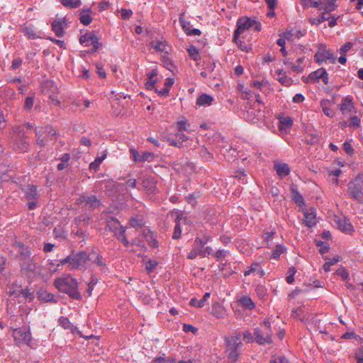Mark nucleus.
<instances>
[{
	"label": "nucleus",
	"mask_w": 363,
	"mask_h": 363,
	"mask_svg": "<svg viewBox=\"0 0 363 363\" xmlns=\"http://www.w3.org/2000/svg\"><path fill=\"white\" fill-rule=\"evenodd\" d=\"M240 337L239 333H235L229 337H225V348L224 352L228 363H235L240 359L242 347Z\"/></svg>",
	"instance_id": "obj_1"
},
{
	"label": "nucleus",
	"mask_w": 363,
	"mask_h": 363,
	"mask_svg": "<svg viewBox=\"0 0 363 363\" xmlns=\"http://www.w3.org/2000/svg\"><path fill=\"white\" fill-rule=\"evenodd\" d=\"M54 285L60 292L68 294L72 299L80 300L82 298L78 291V282L71 276H63L56 279Z\"/></svg>",
	"instance_id": "obj_2"
},
{
	"label": "nucleus",
	"mask_w": 363,
	"mask_h": 363,
	"mask_svg": "<svg viewBox=\"0 0 363 363\" xmlns=\"http://www.w3.org/2000/svg\"><path fill=\"white\" fill-rule=\"evenodd\" d=\"M262 25L259 22L247 16H242L237 21V28L234 33L233 39L238 40L239 36H244L250 30L260 31Z\"/></svg>",
	"instance_id": "obj_3"
},
{
	"label": "nucleus",
	"mask_w": 363,
	"mask_h": 363,
	"mask_svg": "<svg viewBox=\"0 0 363 363\" xmlns=\"http://www.w3.org/2000/svg\"><path fill=\"white\" fill-rule=\"evenodd\" d=\"M67 263L70 269L85 268L89 264V254L82 251L76 254H72L60 260L62 264Z\"/></svg>",
	"instance_id": "obj_4"
},
{
	"label": "nucleus",
	"mask_w": 363,
	"mask_h": 363,
	"mask_svg": "<svg viewBox=\"0 0 363 363\" xmlns=\"http://www.w3.org/2000/svg\"><path fill=\"white\" fill-rule=\"evenodd\" d=\"M348 194L352 199L363 201V175L358 174L354 180L348 184Z\"/></svg>",
	"instance_id": "obj_5"
},
{
	"label": "nucleus",
	"mask_w": 363,
	"mask_h": 363,
	"mask_svg": "<svg viewBox=\"0 0 363 363\" xmlns=\"http://www.w3.org/2000/svg\"><path fill=\"white\" fill-rule=\"evenodd\" d=\"M106 227L114 233V235L120 240L125 246L129 244L128 240L125 236V228L121 225L118 219L111 217L107 220Z\"/></svg>",
	"instance_id": "obj_6"
},
{
	"label": "nucleus",
	"mask_w": 363,
	"mask_h": 363,
	"mask_svg": "<svg viewBox=\"0 0 363 363\" xmlns=\"http://www.w3.org/2000/svg\"><path fill=\"white\" fill-rule=\"evenodd\" d=\"M315 61L318 64H322L329 61L330 63L334 64L336 62V56L333 52L327 48L325 45L321 44L318 46V49L314 55Z\"/></svg>",
	"instance_id": "obj_7"
},
{
	"label": "nucleus",
	"mask_w": 363,
	"mask_h": 363,
	"mask_svg": "<svg viewBox=\"0 0 363 363\" xmlns=\"http://www.w3.org/2000/svg\"><path fill=\"white\" fill-rule=\"evenodd\" d=\"M13 336L15 342L18 345L24 343L27 345H30L32 341L30 330L27 326H23L15 329L13 333Z\"/></svg>",
	"instance_id": "obj_8"
},
{
	"label": "nucleus",
	"mask_w": 363,
	"mask_h": 363,
	"mask_svg": "<svg viewBox=\"0 0 363 363\" xmlns=\"http://www.w3.org/2000/svg\"><path fill=\"white\" fill-rule=\"evenodd\" d=\"M90 263L95 264L103 272H107L108 270L103 257L98 251L92 250L89 254V264Z\"/></svg>",
	"instance_id": "obj_9"
},
{
	"label": "nucleus",
	"mask_w": 363,
	"mask_h": 363,
	"mask_svg": "<svg viewBox=\"0 0 363 363\" xmlns=\"http://www.w3.org/2000/svg\"><path fill=\"white\" fill-rule=\"evenodd\" d=\"M255 340L260 345L272 342V331H263L257 328L254 330Z\"/></svg>",
	"instance_id": "obj_10"
},
{
	"label": "nucleus",
	"mask_w": 363,
	"mask_h": 363,
	"mask_svg": "<svg viewBox=\"0 0 363 363\" xmlns=\"http://www.w3.org/2000/svg\"><path fill=\"white\" fill-rule=\"evenodd\" d=\"M177 214L175 219L176 225L172 235L173 239H179L181 237V225L183 224H187L189 222V219L186 216H184V213L182 212L177 213Z\"/></svg>",
	"instance_id": "obj_11"
},
{
	"label": "nucleus",
	"mask_w": 363,
	"mask_h": 363,
	"mask_svg": "<svg viewBox=\"0 0 363 363\" xmlns=\"http://www.w3.org/2000/svg\"><path fill=\"white\" fill-rule=\"evenodd\" d=\"M167 43L163 37H160L150 42V49L156 52L167 53Z\"/></svg>",
	"instance_id": "obj_12"
},
{
	"label": "nucleus",
	"mask_w": 363,
	"mask_h": 363,
	"mask_svg": "<svg viewBox=\"0 0 363 363\" xmlns=\"http://www.w3.org/2000/svg\"><path fill=\"white\" fill-rule=\"evenodd\" d=\"M322 79L325 84L328 83V74L324 68L318 69L308 75V82H315Z\"/></svg>",
	"instance_id": "obj_13"
},
{
	"label": "nucleus",
	"mask_w": 363,
	"mask_h": 363,
	"mask_svg": "<svg viewBox=\"0 0 363 363\" xmlns=\"http://www.w3.org/2000/svg\"><path fill=\"white\" fill-rule=\"evenodd\" d=\"M67 26V23L65 18H58L52 22V30L55 32L57 37L61 38L64 35V29Z\"/></svg>",
	"instance_id": "obj_14"
},
{
	"label": "nucleus",
	"mask_w": 363,
	"mask_h": 363,
	"mask_svg": "<svg viewBox=\"0 0 363 363\" xmlns=\"http://www.w3.org/2000/svg\"><path fill=\"white\" fill-rule=\"evenodd\" d=\"M130 153L135 162H150L154 158V154L147 151L143 152L141 154L134 149H130Z\"/></svg>",
	"instance_id": "obj_15"
},
{
	"label": "nucleus",
	"mask_w": 363,
	"mask_h": 363,
	"mask_svg": "<svg viewBox=\"0 0 363 363\" xmlns=\"http://www.w3.org/2000/svg\"><path fill=\"white\" fill-rule=\"evenodd\" d=\"M335 222L338 229H340L342 232L350 234L354 230L352 225L345 218H336L335 220Z\"/></svg>",
	"instance_id": "obj_16"
},
{
	"label": "nucleus",
	"mask_w": 363,
	"mask_h": 363,
	"mask_svg": "<svg viewBox=\"0 0 363 363\" xmlns=\"http://www.w3.org/2000/svg\"><path fill=\"white\" fill-rule=\"evenodd\" d=\"M157 182L154 177H146L143 179L142 185L147 194H155Z\"/></svg>",
	"instance_id": "obj_17"
},
{
	"label": "nucleus",
	"mask_w": 363,
	"mask_h": 363,
	"mask_svg": "<svg viewBox=\"0 0 363 363\" xmlns=\"http://www.w3.org/2000/svg\"><path fill=\"white\" fill-rule=\"evenodd\" d=\"M304 215V224L308 228H313L317 224L316 215L313 210L307 211L303 212Z\"/></svg>",
	"instance_id": "obj_18"
},
{
	"label": "nucleus",
	"mask_w": 363,
	"mask_h": 363,
	"mask_svg": "<svg viewBox=\"0 0 363 363\" xmlns=\"http://www.w3.org/2000/svg\"><path fill=\"white\" fill-rule=\"evenodd\" d=\"M179 23L181 24L184 32L188 35H200L201 32L197 28L191 29L190 23L186 21L182 16L179 18Z\"/></svg>",
	"instance_id": "obj_19"
},
{
	"label": "nucleus",
	"mask_w": 363,
	"mask_h": 363,
	"mask_svg": "<svg viewBox=\"0 0 363 363\" xmlns=\"http://www.w3.org/2000/svg\"><path fill=\"white\" fill-rule=\"evenodd\" d=\"M320 3L319 11H322V13H327L328 16H329V13L334 11L337 7L335 0H320Z\"/></svg>",
	"instance_id": "obj_20"
},
{
	"label": "nucleus",
	"mask_w": 363,
	"mask_h": 363,
	"mask_svg": "<svg viewBox=\"0 0 363 363\" xmlns=\"http://www.w3.org/2000/svg\"><path fill=\"white\" fill-rule=\"evenodd\" d=\"M353 108L354 105L352 96H347L342 99L340 109L343 114L352 112Z\"/></svg>",
	"instance_id": "obj_21"
},
{
	"label": "nucleus",
	"mask_w": 363,
	"mask_h": 363,
	"mask_svg": "<svg viewBox=\"0 0 363 363\" xmlns=\"http://www.w3.org/2000/svg\"><path fill=\"white\" fill-rule=\"evenodd\" d=\"M274 169L281 178L289 175L291 172L289 166L286 163L283 162H275Z\"/></svg>",
	"instance_id": "obj_22"
},
{
	"label": "nucleus",
	"mask_w": 363,
	"mask_h": 363,
	"mask_svg": "<svg viewBox=\"0 0 363 363\" xmlns=\"http://www.w3.org/2000/svg\"><path fill=\"white\" fill-rule=\"evenodd\" d=\"M277 77L276 79L279 81L282 85H284L286 86H289L292 84V79L291 77H289L286 72H284L281 69H278L275 72Z\"/></svg>",
	"instance_id": "obj_23"
},
{
	"label": "nucleus",
	"mask_w": 363,
	"mask_h": 363,
	"mask_svg": "<svg viewBox=\"0 0 363 363\" xmlns=\"http://www.w3.org/2000/svg\"><path fill=\"white\" fill-rule=\"evenodd\" d=\"M157 72L155 69H151L147 73V81L145 83V86L147 89L152 90L155 88V85L157 82Z\"/></svg>",
	"instance_id": "obj_24"
},
{
	"label": "nucleus",
	"mask_w": 363,
	"mask_h": 363,
	"mask_svg": "<svg viewBox=\"0 0 363 363\" xmlns=\"http://www.w3.org/2000/svg\"><path fill=\"white\" fill-rule=\"evenodd\" d=\"M57 86L52 80L45 81L42 86V91L45 94L50 95L52 93H57Z\"/></svg>",
	"instance_id": "obj_25"
},
{
	"label": "nucleus",
	"mask_w": 363,
	"mask_h": 363,
	"mask_svg": "<svg viewBox=\"0 0 363 363\" xmlns=\"http://www.w3.org/2000/svg\"><path fill=\"white\" fill-rule=\"evenodd\" d=\"M38 298L45 302H53L57 303V300L55 298L54 294L48 293L45 290L40 289L37 293Z\"/></svg>",
	"instance_id": "obj_26"
},
{
	"label": "nucleus",
	"mask_w": 363,
	"mask_h": 363,
	"mask_svg": "<svg viewBox=\"0 0 363 363\" xmlns=\"http://www.w3.org/2000/svg\"><path fill=\"white\" fill-rule=\"evenodd\" d=\"M82 202H84L86 206L92 208H96L100 206V201L94 196H83L82 197Z\"/></svg>",
	"instance_id": "obj_27"
},
{
	"label": "nucleus",
	"mask_w": 363,
	"mask_h": 363,
	"mask_svg": "<svg viewBox=\"0 0 363 363\" xmlns=\"http://www.w3.org/2000/svg\"><path fill=\"white\" fill-rule=\"evenodd\" d=\"M238 303L242 307L248 310H252L255 307V303L249 296H242L240 297Z\"/></svg>",
	"instance_id": "obj_28"
},
{
	"label": "nucleus",
	"mask_w": 363,
	"mask_h": 363,
	"mask_svg": "<svg viewBox=\"0 0 363 363\" xmlns=\"http://www.w3.org/2000/svg\"><path fill=\"white\" fill-rule=\"evenodd\" d=\"M91 9H82L80 12L79 21L84 26L89 25L92 21L91 17Z\"/></svg>",
	"instance_id": "obj_29"
},
{
	"label": "nucleus",
	"mask_w": 363,
	"mask_h": 363,
	"mask_svg": "<svg viewBox=\"0 0 363 363\" xmlns=\"http://www.w3.org/2000/svg\"><path fill=\"white\" fill-rule=\"evenodd\" d=\"M211 296L209 292H206L203 296V298L200 300H198L196 298H192L190 300V305L196 308H202L204 306V303L208 301Z\"/></svg>",
	"instance_id": "obj_30"
},
{
	"label": "nucleus",
	"mask_w": 363,
	"mask_h": 363,
	"mask_svg": "<svg viewBox=\"0 0 363 363\" xmlns=\"http://www.w3.org/2000/svg\"><path fill=\"white\" fill-rule=\"evenodd\" d=\"M213 98L206 94H202L196 100V105L206 106L212 104Z\"/></svg>",
	"instance_id": "obj_31"
},
{
	"label": "nucleus",
	"mask_w": 363,
	"mask_h": 363,
	"mask_svg": "<svg viewBox=\"0 0 363 363\" xmlns=\"http://www.w3.org/2000/svg\"><path fill=\"white\" fill-rule=\"evenodd\" d=\"M278 119L280 130L290 128L293 125V120L289 116H279Z\"/></svg>",
	"instance_id": "obj_32"
},
{
	"label": "nucleus",
	"mask_w": 363,
	"mask_h": 363,
	"mask_svg": "<svg viewBox=\"0 0 363 363\" xmlns=\"http://www.w3.org/2000/svg\"><path fill=\"white\" fill-rule=\"evenodd\" d=\"M20 296L28 299L29 301H32L35 298L34 290L28 287L21 289H20Z\"/></svg>",
	"instance_id": "obj_33"
},
{
	"label": "nucleus",
	"mask_w": 363,
	"mask_h": 363,
	"mask_svg": "<svg viewBox=\"0 0 363 363\" xmlns=\"http://www.w3.org/2000/svg\"><path fill=\"white\" fill-rule=\"evenodd\" d=\"M286 247L283 245H277L272 250L271 258L274 259H279L281 255L284 253Z\"/></svg>",
	"instance_id": "obj_34"
},
{
	"label": "nucleus",
	"mask_w": 363,
	"mask_h": 363,
	"mask_svg": "<svg viewBox=\"0 0 363 363\" xmlns=\"http://www.w3.org/2000/svg\"><path fill=\"white\" fill-rule=\"evenodd\" d=\"M212 311L213 315L217 318H220L224 315L223 308L221 306V305L218 302L213 303L212 306Z\"/></svg>",
	"instance_id": "obj_35"
},
{
	"label": "nucleus",
	"mask_w": 363,
	"mask_h": 363,
	"mask_svg": "<svg viewBox=\"0 0 363 363\" xmlns=\"http://www.w3.org/2000/svg\"><path fill=\"white\" fill-rule=\"evenodd\" d=\"M329 18V16H328L327 13H320L318 17L317 18H311L309 19V22L312 25H319L321 23L327 21Z\"/></svg>",
	"instance_id": "obj_36"
},
{
	"label": "nucleus",
	"mask_w": 363,
	"mask_h": 363,
	"mask_svg": "<svg viewBox=\"0 0 363 363\" xmlns=\"http://www.w3.org/2000/svg\"><path fill=\"white\" fill-rule=\"evenodd\" d=\"M94 35V34H92L91 33H85L84 35H82L79 38L80 44L84 46H89Z\"/></svg>",
	"instance_id": "obj_37"
},
{
	"label": "nucleus",
	"mask_w": 363,
	"mask_h": 363,
	"mask_svg": "<svg viewBox=\"0 0 363 363\" xmlns=\"http://www.w3.org/2000/svg\"><path fill=\"white\" fill-rule=\"evenodd\" d=\"M177 128L179 132L181 131H186L191 132V125L188 123L186 120H181L177 123Z\"/></svg>",
	"instance_id": "obj_38"
},
{
	"label": "nucleus",
	"mask_w": 363,
	"mask_h": 363,
	"mask_svg": "<svg viewBox=\"0 0 363 363\" xmlns=\"http://www.w3.org/2000/svg\"><path fill=\"white\" fill-rule=\"evenodd\" d=\"M62 4L69 9H75L81 6V0H61Z\"/></svg>",
	"instance_id": "obj_39"
},
{
	"label": "nucleus",
	"mask_w": 363,
	"mask_h": 363,
	"mask_svg": "<svg viewBox=\"0 0 363 363\" xmlns=\"http://www.w3.org/2000/svg\"><path fill=\"white\" fill-rule=\"evenodd\" d=\"M284 64L289 67L293 72L296 73L301 72V67L299 65H296L293 62L292 60L290 58H285L284 60Z\"/></svg>",
	"instance_id": "obj_40"
},
{
	"label": "nucleus",
	"mask_w": 363,
	"mask_h": 363,
	"mask_svg": "<svg viewBox=\"0 0 363 363\" xmlns=\"http://www.w3.org/2000/svg\"><path fill=\"white\" fill-rule=\"evenodd\" d=\"M292 199L300 206L304 205V199L302 195L294 189H292Z\"/></svg>",
	"instance_id": "obj_41"
},
{
	"label": "nucleus",
	"mask_w": 363,
	"mask_h": 363,
	"mask_svg": "<svg viewBox=\"0 0 363 363\" xmlns=\"http://www.w3.org/2000/svg\"><path fill=\"white\" fill-rule=\"evenodd\" d=\"M209 240L208 237H203V238H196L194 242V247L196 250H202L204 245Z\"/></svg>",
	"instance_id": "obj_42"
},
{
	"label": "nucleus",
	"mask_w": 363,
	"mask_h": 363,
	"mask_svg": "<svg viewBox=\"0 0 363 363\" xmlns=\"http://www.w3.org/2000/svg\"><path fill=\"white\" fill-rule=\"evenodd\" d=\"M37 188L35 186H28L26 196L27 199H33L37 197Z\"/></svg>",
	"instance_id": "obj_43"
},
{
	"label": "nucleus",
	"mask_w": 363,
	"mask_h": 363,
	"mask_svg": "<svg viewBox=\"0 0 363 363\" xmlns=\"http://www.w3.org/2000/svg\"><path fill=\"white\" fill-rule=\"evenodd\" d=\"M154 363H175L176 359L173 357H156L153 360Z\"/></svg>",
	"instance_id": "obj_44"
},
{
	"label": "nucleus",
	"mask_w": 363,
	"mask_h": 363,
	"mask_svg": "<svg viewBox=\"0 0 363 363\" xmlns=\"http://www.w3.org/2000/svg\"><path fill=\"white\" fill-rule=\"evenodd\" d=\"M320 106L322 107L323 113L328 117L333 118L334 116V113L327 106V101H322L320 102Z\"/></svg>",
	"instance_id": "obj_45"
},
{
	"label": "nucleus",
	"mask_w": 363,
	"mask_h": 363,
	"mask_svg": "<svg viewBox=\"0 0 363 363\" xmlns=\"http://www.w3.org/2000/svg\"><path fill=\"white\" fill-rule=\"evenodd\" d=\"M188 52L189 56L194 60H198L199 59V53L198 50L195 46H191L188 49Z\"/></svg>",
	"instance_id": "obj_46"
},
{
	"label": "nucleus",
	"mask_w": 363,
	"mask_h": 363,
	"mask_svg": "<svg viewBox=\"0 0 363 363\" xmlns=\"http://www.w3.org/2000/svg\"><path fill=\"white\" fill-rule=\"evenodd\" d=\"M259 263L258 262H254L252 263L250 267H248L247 268V269L244 272V275L246 277V276H248L250 275V274L255 272H257V270H258V268H259Z\"/></svg>",
	"instance_id": "obj_47"
},
{
	"label": "nucleus",
	"mask_w": 363,
	"mask_h": 363,
	"mask_svg": "<svg viewBox=\"0 0 363 363\" xmlns=\"http://www.w3.org/2000/svg\"><path fill=\"white\" fill-rule=\"evenodd\" d=\"M158 262L156 260L149 259L145 263V269L148 272H152L157 266Z\"/></svg>",
	"instance_id": "obj_48"
},
{
	"label": "nucleus",
	"mask_w": 363,
	"mask_h": 363,
	"mask_svg": "<svg viewBox=\"0 0 363 363\" xmlns=\"http://www.w3.org/2000/svg\"><path fill=\"white\" fill-rule=\"evenodd\" d=\"M360 119L358 116H354L351 117L349 126L350 128H359L360 127Z\"/></svg>",
	"instance_id": "obj_49"
},
{
	"label": "nucleus",
	"mask_w": 363,
	"mask_h": 363,
	"mask_svg": "<svg viewBox=\"0 0 363 363\" xmlns=\"http://www.w3.org/2000/svg\"><path fill=\"white\" fill-rule=\"evenodd\" d=\"M15 284H13L11 286H9V295L10 296H14L16 298L20 297V289H17L14 288Z\"/></svg>",
	"instance_id": "obj_50"
},
{
	"label": "nucleus",
	"mask_w": 363,
	"mask_h": 363,
	"mask_svg": "<svg viewBox=\"0 0 363 363\" xmlns=\"http://www.w3.org/2000/svg\"><path fill=\"white\" fill-rule=\"evenodd\" d=\"M354 44L351 42L346 43L339 49L338 52L340 54L346 55L347 52H348L352 47Z\"/></svg>",
	"instance_id": "obj_51"
},
{
	"label": "nucleus",
	"mask_w": 363,
	"mask_h": 363,
	"mask_svg": "<svg viewBox=\"0 0 363 363\" xmlns=\"http://www.w3.org/2000/svg\"><path fill=\"white\" fill-rule=\"evenodd\" d=\"M296 271L294 267H291L288 271V274L286 277V281L289 284H292L294 281V275Z\"/></svg>",
	"instance_id": "obj_52"
},
{
	"label": "nucleus",
	"mask_w": 363,
	"mask_h": 363,
	"mask_svg": "<svg viewBox=\"0 0 363 363\" xmlns=\"http://www.w3.org/2000/svg\"><path fill=\"white\" fill-rule=\"evenodd\" d=\"M34 104L33 96H27L25 99L24 108L30 110Z\"/></svg>",
	"instance_id": "obj_53"
},
{
	"label": "nucleus",
	"mask_w": 363,
	"mask_h": 363,
	"mask_svg": "<svg viewBox=\"0 0 363 363\" xmlns=\"http://www.w3.org/2000/svg\"><path fill=\"white\" fill-rule=\"evenodd\" d=\"M235 43L238 45V46L240 48L241 50L243 51H248V45L244 43V41L242 40V37L239 36V38L238 40H234Z\"/></svg>",
	"instance_id": "obj_54"
},
{
	"label": "nucleus",
	"mask_w": 363,
	"mask_h": 363,
	"mask_svg": "<svg viewBox=\"0 0 363 363\" xmlns=\"http://www.w3.org/2000/svg\"><path fill=\"white\" fill-rule=\"evenodd\" d=\"M90 45L93 47L92 51L96 52L101 46V43L99 42V38L94 35Z\"/></svg>",
	"instance_id": "obj_55"
},
{
	"label": "nucleus",
	"mask_w": 363,
	"mask_h": 363,
	"mask_svg": "<svg viewBox=\"0 0 363 363\" xmlns=\"http://www.w3.org/2000/svg\"><path fill=\"white\" fill-rule=\"evenodd\" d=\"M57 93H52L48 95L50 103L55 106H60V101L57 99Z\"/></svg>",
	"instance_id": "obj_56"
},
{
	"label": "nucleus",
	"mask_w": 363,
	"mask_h": 363,
	"mask_svg": "<svg viewBox=\"0 0 363 363\" xmlns=\"http://www.w3.org/2000/svg\"><path fill=\"white\" fill-rule=\"evenodd\" d=\"M343 149L347 155H352L354 152V149L350 143L347 141L345 142L343 144Z\"/></svg>",
	"instance_id": "obj_57"
},
{
	"label": "nucleus",
	"mask_w": 363,
	"mask_h": 363,
	"mask_svg": "<svg viewBox=\"0 0 363 363\" xmlns=\"http://www.w3.org/2000/svg\"><path fill=\"white\" fill-rule=\"evenodd\" d=\"M36 135L38 136L37 138V144L39 145L40 147H43L45 145V143L44 141V139L43 138V133L41 130H35Z\"/></svg>",
	"instance_id": "obj_58"
},
{
	"label": "nucleus",
	"mask_w": 363,
	"mask_h": 363,
	"mask_svg": "<svg viewBox=\"0 0 363 363\" xmlns=\"http://www.w3.org/2000/svg\"><path fill=\"white\" fill-rule=\"evenodd\" d=\"M242 337L243 340H245L247 343H250L254 341V337L249 330L244 331Z\"/></svg>",
	"instance_id": "obj_59"
},
{
	"label": "nucleus",
	"mask_w": 363,
	"mask_h": 363,
	"mask_svg": "<svg viewBox=\"0 0 363 363\" xmlns=\"http://www.w3.org/2000/svg\"><path fill=\"white\" fill-rule=\"evenodd\" d=\"M200 196L199 193H194L188 195L186 199L188 203L194 205L196 199Z\"/></svg>",
	"instance_id": "obj_60"
},
{
	"label": "nucleus",
	"mask_w": 363,
	"mask_h": 363,
	"mask_svg": "<svg viewBox=\"0 0 363 363\" xmlns=\"http://www.w3.org/2000/svg\"><path fill=\"white\" fill-rule=\"evenodd\" d=\"M174 137L176 138L177 141L179 142L180 146L182 145L183 142L187 140V137L186 136V135L179 131L174 135Z\"/></svg>",
	"instance_id": "obj_61"
},
{
	"label": "nucleus",
	"mask_w": 363,
	"mask_h": 363,
	"mask_svg": "<svg viewBox=\"0 0 363 363\" xmlns=\"http://www.w3.org/2000/svg\"><path fill=\"white\" fill-rule=\"evenodd\" d=\"M25 33L28 38L31 39H35L37 37V34L32 28L26 27L25 28Z\"/></svg>",
	"instance_id": "obj_62"
},
{
	"label": "nucleus",
	"mask_w": 363,
	"mask_h": 363,
	"mask_svg": "<svg viewBox=\"0 0 363 363\" xmlns=\"http://www.w3.org/2000/svg\"><path fill=\"white\" fill-rule=\"evenodd\" d=\"M183 330L186 333L191 332L192 333H196L198 330L196 328L189 324H184Z\"/></svg>",
	"instance_id": "obj_63"
},
{
	"label": "nucleus",
	"mask_w": 363,
	"mask_h": 363,
	"mask_svg": "<svg viewBox=\"0 0 363 363\" xmlns=\"http://www.w3.org/2000/svg\"><path fill=\"white\" fill-rule=\"evenodd\" d=\"M336 274L337 275L340 276L342 278V279H344V280L347 279L349 277L348 272L342 267L339 268L336 271Z\"/></svg>",
	"instance_id": "obj_64"
}]
</instances>
